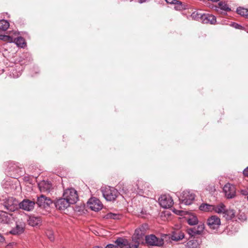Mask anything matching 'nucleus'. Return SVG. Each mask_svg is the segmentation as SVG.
Returning a JSON list of instances; mask_svg holds the SVG:
<instances>
[{
  "instance_id": "obj_44",
  "label": "nucleus",
  "mask_w": 248,
  "mask_h": 248,
  "mask_svg": "<svg viewBox=\"0 0 248 248\" xmlns=\"http://www.w3.org/2000/svg\"><path fill=\"white\" fill-rule=\"evenodd\" d=\"M4 238L0 234V243L4 242Z\"/></svg>"
},
{
  "instance_id": "obj_16",
  "label": "nucleus",
  "mask_w": 248,
  "mask_h": 248,
  "mask_svg": "<svg viewBox=\"0 0 248 248\" xmlns=\"http://www.w3.org/2000/svg\"><path fill=\"white\" fill-rule=\"evenodd\" d=\"M13 219V214H8L5 212H0V223L9 224L12 221Z\"/></svg>"
},
{
  "instance_id": "obj_29",
  "label": "nucleus",
  "mask_w": 248,
  "mask_h": 248,
  "mask_svg": "<svg viewBox=\"0 0 248 248\" xmlns=\"http://www.w3.org/2000/svg\"><path fill=\"white\" fill-rule=\"evenodd\" d=\"M236 12L238 14L242 16H248V9L239 7L237 8Z\"/></svg>"
},
{
  "instance_id": "obj_13",
  "label": "nucleus",
  "mask_w": 248,
  "mask_h": 248,
  "mask_svg": "<svg viewBox=\"0 0 248 248\" xmlns=\"http://www.w3.org/2000/svg\"><path fill=\"white\" fill-rule=\"evenodd\" d=\"M71 204L70 202L64 197L57 200L55 202V205L57 209L60 210H64Z\"/></svg>"
},
{
  "instance_id": "obj_8",
  "label": "nucleus",
  "mask_w": 248,
  "mask_h": 248,
  "mask_svg": "<svg viewBox=\"0 0 248 248\" xmlns=\"http://www.w3.org/2000/svg\"><path fill=\"white\" fill-rule=\"evenodd\" d=\"M88 207L92 210L98 211L102 209L103 205L101 202L96 198H91L87 202Z\"/></svg>"
},
{
  "instance_id": "obj_40",
  "label": "nucleus",
  "mask_w": 248,
  "mask_h": 248,
  "mask_svg": "<svg viewBox=\"0 0 248 248\" xmlns=\"http://www.w3.org/2000/svg\"><path fill=\"white\" fill-rule=\"evenodd\" d=\"M105 248H118V247L117 246L116 244H108L107 245Z\"/></svg>"
},
{
  "instance_id": "obj_15",
  "label": "nucleus",
  "mask_w": 248,
  "mask_h": 248,
  "mask_svg": "<svg viewBox=\"0 0 248 248\" xmlns=\"http://www.w3.org/2000/svg\"><path fill=\"white\" fill-rule=\"evenodd\" d=\"M25 224L22 221H16V226L10 231V233L14 235L20 234L23 232Z\"/></svg>"
},
{
  "instance_id": "obj_38",
  "label": "nucleus",
  "mask_w": 248,
  "mask_h": 248,
  "mask_svg": "<svg viewBox=\"0 0 248 248\" xmlns=\"http://www.w3.org/2000/svg\"><path fill=\"white\" fill-rule=\"evenodd\" d=\"M19 168L18 167L16 164H14L13 166H9V170L15 172H18L19 170Z\"/></svg>"
},
{
  "instance_id": "obj_28",
  "label": "nucleus",
  "mask_w": 248,
  "mask_h": 248,
  "mask_svg": "<svg viewBox=\"0 0 248 248\" xmlns=\"http://www.w3.org/2000/svg\"><path fill=\"white\" fill-rule=\"evenodd\" d=\"M198 219L196 216L192 215L187 219V222L190 225H195L198 224Z\"/></svg>"
},
{
  "instance_id": "obj_43",
  "label": "nucleus",
  "mask_w": 248,
  "mask_h": 248,
  "mask_svg": "<svg viewBox=\"0 0 248 248\" xmlns=\"http://www.w3.org/2000/svg\"><path fill=\"white\" fill-rule=\"evenodd\" d=\"M243 174L245 176L248 177V167L243 170Z\"/></svg>"
},
{
  "instance_id": "obj_18",
  "label": "nucleus",
  "mask_w": 248,
  "mask_h": 248,
  "mask_svg": "<svg viewBox=\"0 0 248 248\" xmlns=\"http://www.w3.org/2000/svg\"><path fill=\"white\" fill-rule=\"evenodd\" d=\"M201 22L204 24L210 23L214 24L216 22V17L212 15L203 14Z\"/></svg>"
},
{
  "instance_id": "obj_24",
  "label": "nucleus",
  "mask_w": 248,
  "mask_h": 248,
  "mask_svg": "<svg viewBox=\"0 0 248 248\" xmlns=\"http://www.w3.org/2000/svg\"><path fill=\"white\" fill-rule=\"evenodd\" d=\"M184 233L181 231H178L172 233L171 238L172 240L178 241L184 238Z\"/></svg>"
},
{
  "instance_id": "obj_33",
  "label": "nucleus",
  "mask_w": 248,
  "mask_h": 248,
  "mask_svg": "<svg viewBox=\"0 0 248 248\" xmlns=\"http://www.w3.org/2000/svg\"><path fill=\"white\" fill-rule=\"evenodd\" d=\"M0 39L2 41L8 42L9 43H12L14 42V37L9 35H0Z\"/></svg>"
},
{
  "instance_id": "obj_39",
  "label": "nucleus",
  "mask_w": 248,
  "mask_h": 248,
  "mask_svg": "<svg viewBox=\"0 0 248 248\" xmlns=\"http://www.w3.org/2000/svg\"><path fill=\"white\" fill-rule=\"evenodd\" d=\"M240 192L242 195H245V196H248V187H247V188L241 189Z\"/></svg>"
},
{
  "instance_id": "obj_42",
  "label": "nucleus",
  "mask_w": 248,
  "mask_h": 248,
  "mask_svg": "<svg viewBox=\"0 0 248 248\" xmlns=\"http://www.w3.org/2000/svg\"><path fill=\"white\" fill-rule=\"evenodd\" d=\"M167 3L174 4L177 2V0H165Z\"/></svg>"
},
{
  "instance_id": "obj_45",
  "label": "nucleus",
  "mask_w": 248,
  "mask_h": 248,
  "mask_svg": "<svg viewBox=\"0 0 248 248\" xmlns=\"http://www.w3.org/2000/svg\"><path fill=\"white\" fill-rule=\"evenodd\" d=\"M183 212L182 211H178V210H176L175 213L177 214V215H182V213Z\"/></svg>"
},
{
  "instance_id": "obj_2",
  "label": "nucleus",
  "mask_w": 248,
  "mask_h": 248,
  "mask_svg": "<svg viewBox=\"0 0 248 248\" xmlns=\"http://www.w3.org/2000/svg\"><path fill=\"white\" fill-rule=\"evenodd\" d=\"M195 198V194L192 191L188 190L184 191L179 197V200L181 201L182 203L186 205L191 204Z\"/></svg>"
},
{
  "instance_id": "obj_6",
  "label": "nucleus",
  "mask_w": 248,
  "mask_h": 248,
  "mask_svg": "<svg viewBox=\"0 0 248 248\" xmlns=\"http://www.w3.org/2000/svg\"><path fill=\"white\" fill-rule=\"evenodd\" d=\"M223 190L227 199H233L236 196V188L233 185L227 183L224 186Z\"/></svg>"
},
{
  "instance_id": "obj_21",
  "label": "nucleus",
  "mask_w": 248,
  "mask_h": 248,
  "mask_svg": "<svg viewBox=\"0 0 248 248\" xmlns=\"http://www.w3.org/2000/svg\"><path fill=\"white\" fill-rule=\"evenodd\" d=\"M128 242L126 239L119 237L114 241V244L118 248H127Z\"/></svg>"
},
{
  "instance_id": "obj_31",
  "label": "nucleus",
  "mask_w": 248,
  "mask_h": 248,
  "mask_svg": "<svg viewBox=\"0 0 248 248\" xmlns=\"http://www.w3.org/2000/svg\"><path fill=\"white\" fill-rule=\"evenodd\" d=\"M203 15V14L200 13L198 11H195L192 13L191 16L193 19L199 21H201Z\"/></svg>"
},
{
  "instance_id": "obj_4",
  "label": "nucleus",
  "mask_w": 248,
  "mask_h": 248,
  "mask_svg": "<svg viewBox=\"0 0 248 248\" xmlns=\"http://www.w3.org/2000/svg\"><path fill=\"white\" fill-rule=\"evenodd\" d=\"M138 187V193L140 195H143L145 194L149 195V192L152 189V187L148 183L143 181H138L137 184Z\"/></svg>"
},
{
  "instance_id": "obj_25",
  "label": "nucleus",
  "mask_w": 248,
  "mask_h": 248,
  "mask_svg": "<svg viewBox=\"0 0 248 248\" xmlns=\"http://www.w3.org/2000/svg\"><path fill=\"white\" fill-rule=\"evenodd\" d=\"M226 209L225 205L223 203H220L217 205H214V210L215 212L217 214H221L225 212V209Z\"/></svg>"
},
{
  "instance_id": "obj_5",
  "label": "nucleus",
  "mask_w": 248,
  "mask_h": 248,
  "mask_svg": "<svg viewBox=\"0 0 248 248\" xmlns=\"http://www.w3.org/2000/svg\"><path fill=\"white\" fill-rule=\"evenodd\" d=\"M204 229V225L203 223H200L197 227L187 228L186 232L190 237L197 238V236L201 235Z\"/></svg>"
},
{
  "instance_id": "obj_19",
  "label": "nucleus",
  "mask_w": 248,
  "mask_h": 248,
  "mask_svg": "<svg viewBox=\"0 0 248 248\" xmlns=\"http://www.w3.org/2000/svg\"><path fill=\"white\" fill-rule=\"evenodd\" d=\"M41 221L42 220L40 217L34 216H30L28 219L29 224L32 227L40 225Z\"/></svg>"
},
{
  "instance_id": "obj_41",
  "label": "nucleus",
  "mask_w": 248,
  "mask_h": 248,
  "mask_svg": "<svg viewBox=\"0 0 248 248\" xmlns=\"http://www.w3.org/2000/svg\"><path fill=\"white\" fill-rule=\"evenodd\" d=\"M232 25L236 29H241L242 28V26L236 23H233Z\"/></svg>"
},
{
  "instance_id": "obj_9",
  "label": "nucleus",
  "mask_w": 248,
  "mask_h": 248,
  "mask_svg": "<svg viewBox=\"0 0 248 248\" xmlns=\"http://www.w3.org/2000/svg\"><path fill=\"white\" fill-rule=\"evenodd\" d=\"M4 206L7 210L14 212L19 208V203L17 200L11 198L5 202Z\"/></svg>"
},
{
  "instance_id": "obj_23",
  "label": "nucleus",
  "mask_w": 248,
  "mask_h": 248,
  "mask_svg": "<svg viewBox=\"0 0 248 248\" xmlns=\"http://www.w3.org/2000/svg\"><path fill=\"white\" fill-rule=\"evenodd\" d=\"M199 209L203 212H213L214 210V205L206 203H202L199 206Z\"/></svg>"
},
{
  "instance_id": "obj_20",
  "label": "nucleus",
  "mask_w": 248,
  "mask_h": 248,
  "mask_svg": "<svg viewBox=\"0 0 248 248\" xmlns=\"http://www.w3.org/2000/svg\"><path fill=\"white\" fill-rule=\"evenodd\" d=\"M144 233V228L143 226H142L135 230L133 237V240L135 239L140 241V239L142 238Z\"/></svg>"
},
{
  "instance_id": "obj_10",
  "label": "nucleus",
  "mask_w": 248,
  "mask_h": 248,
  "mask_svg": "<svg viewBox=\"0 0 248 248\" xmlns=\"http://www.w3.org/2000/svg\"><path fill=\"white\" fill-rule=\"evenodd\" d=\"M36 203L39 207L46 208L52 204V201L49 198L42 194L37 197Z\"/></svg>"
},
{
  "instance_id": "obj_32",
  "label": "nucleus",
  "mask_w": 248,
  "mask_h": 248,
  "mask_svg": "<svg viewBox=\"0 0 248 248\" xmlns=\"http://www.w3.org/2000/svg\"><path fill=\"white\" fill-rule=\"evenodd\" d=\"M218 8H219L220 10L225 11V12H229L231 10L228 5L225 2L222 1L218 3Z\"/></svg>"
},
{
  "instance_id": "obj_26",
  "label": "nucleus",
  "mask_w": 248,
  "mask_h": 248,
  "mask_svg": "<svg viewBox=\"0 0 248 248\" xmlns=\"http://www.w3.org/2000/svg\"><path fill=\"white\" fill-rule=\"evenodd\" d=\"M234 211L232 209H225L223 213V217L227 220H231L234 217Z\"/></svg>"
},
{
  "instance_id": "obj_12",
  "label": "nucleus",
  "mask_w": 248,
  "mask_h": 248,
  "mask_svg": "<svg viewBox=\"0 0 248 248\" xmlns=\"http://www.w3.org/2000/svg\"><path fill=\"white\" fill-rule=\"evenodd\" d=\"M207 224L210 229L217 230L220 225V219L217 216L213 215L208 218Z\"/></svg>"
},
{
  "instance_id": "obj_22",
  "label": "nucleus",
  "mask_w": 248,
  "mask_h": 248,
  "mask_svg": "<svg viewBox=\"0 0 248 248\" xmlns=\"http://www.w3.org/2000/svg\"><path fill=\"white\" fill-rule=\"evenodd\" d=\"M195 238H194L187 242L186 245V248H199L201 241L200 239H195Z\"/></svg>"
},
{
  "instance_id": "obj_35",
  "label": "nucleus",
  "mask_w": 248,
  "mask_h": 248,
  "mask_svg": "<svg viewBox=\"0 0 248 248\" xmlns=\"http://www.w3.org/2000/svg\"><path fill=\"white\" fill-rule=\"evenodd\" d=\"M175 5L174 8L176 10H182L183 9H185V5L183 4V3L179 0H177V2L174 3Z\"/></svg>"
},
{
  "instance_id": "obj_3",
  "label": "nucleus",
  "mask_w": 248,
  "mask_h": 248,
  "mask_svg": "<svg viewBox=\"0 0 248 248\" xmlns=\"http://www.w3.org/2000/svg\"><path fill=\"white\" fill-rule=\"evenodd\" d=\"M63 197L66 199L71 204L76 203L78 200L77 191L73 188L66 189L63 192Z\"/></svg>"
},
{
  "instance_id": "obj_11",
  "label": "nucleus",
  "mask_w": 248,
  "mask_h": 248,
  "mask_svg": "<svg viewBox=\"0 0 248 248\" xmlns=\"http://www.w3.org/2000/svg\"><path fill=\"white\" fill-rule=\"evenodd\" d=\"M146 242L151 246H161L164 244V241L161 238H158L154 234L145 236Z\"/></svg>"
},
{
  "instance_id": "obj_46",
  "label": "nucleus",
  "mask_w": 248,
  "mask_h": 248,
  "mask_svg": "<svg viewBox=\"0 0 248 248\" xmlns=\"http://www.w3.org/2000/svg\"><path fill=\"white\" fill-rule=\"evenodd\" d=\"M93 248H102V247H101L95 246V247H94Z\"/></svg>"
},
{
  "instance_id": "obj_17",
  "label": "nucleus",
  "mask_w": 248,
  "mask_h": 248,
  "mask_svg": "<svg viewBox=\"0 0 248 248\" xmlns=\"http://www.w3.org/2000/svg\"><path fill=\"white\" fill-rule=\"evenodd\" d=\"M38 187L42 192H49L52 188V185L49 182L43 181L38 184Z\"/></svg>"
},
{
  "instance_id": "obj_34",
  "label": "nucleus",
  "mask_w": 248,
  "mask_h": 248,
  "mask_svg": "<svg viewBox=\"0 0 248 248\" xmlns=\"http://www.w3.org/2000/svg\"><path fill=\"white\" fill-rule=\"evenodd\" d=\"M139 244L140 241L134 239L133 240V242L131 243H129V242H128L127 248H138Z\"/></svg>"
},
{
  "instance_id": "obj_47",
  "label": "nucleus",
  "mask_w": 248,
  "mask_h": 248,
  "mask_svg": "<svg viewBox=\"0 0 248 248\" xmlns=\"http://www.w3.org/2000/svg\"><path fill=\"white\" fill-rule=\"evenodd\" d=\"M247 200L248 201V196L247 197Z\"/></svg>"
},
{
  "instance_id": "obj_14",
  "label": "nucleus",
  "mask_w": 248,
  "mask_h": 248,
  "mask_svg": "<svg viewBox=\"0 0 248 248\" xmlns=\"http://www.w3.org/2000/svg\"><path fill=\"white\" fill-rule=\"evenodd\" d=\"M35 202L28 199H24L19 203V208L27 211L34 209Z\"/></svg>"
},
{
  "instance_id": "obj_1",
  "label": "nucleus",
  "mask_w": 248,
  "mask_h": 248,
  "mask_svg": "<svg viewBox=\"0 0 248 248\" xmlns=\"http://www.w3.org/2000/svg\"><path fill=\"white\" fill-rule=\"evenodd\" d=\"M101 192L104 198L108 201L115 200L120 194L116 189L110 186L102 187Z\"/></svg>"
},
{
  "instance_id": "obj_30",
  "label": "nucleus",
  "mask_w": 248,
  "mask_h": 248,
  "mask_svg": "<svg viewBox=\"0 0 248 248\" xmlns=\"http://www.w3.org/2000/svg\"><path fill=\"white\" fill-rule=\"evenodd\" d=\"M9 23L7 20L2 19L0 20V30L6 31L9 27Z\"/></svg>"
},
{
  "instance_id": "obj_36",
  "label": "nucleus",
  "mask_w": 248,
  "mask_h": 248,
  "mask_svg": "<svg viewBox=\"0 0 248 248\" xmlns=\"http://www.w3.org/2000/svg\"><path fill=\"white\" fill-rule=\"evenodd\" d=\"M107 218H112L114 219H120V215L112 213H109L106 216Z\"/></svg>"
},
{
  "instance_id": "obj_27",
  "label": "nucleus",
  "mask_w": 248,
  "mask_h": 248,
  "mask_svg": "<svg viewBox=\"0 0 248 248\" xmlns=\"http://www.w3.org/2000/svg\"><path fill=\"white\" fill-rule=\"evenodd\" d=\"M16 44L21 48H23L25 46V39L22 37H18L17 38H14V42Z\"/></svg>"
},
{
  "instance_id": "obj_7",
  "label": "nucleus",
  "mask_w": 248,
  "mask_h": 248,
  "mask_svg": "<svg viewBox=\"0 0 248 248\" xmlns=\"http://www.w3.org/2000/svg\"><path fill=\"white\" fill-rule=\"evenodd\" d=\"M158 202L160 206L164 208H169L173 204L172 198L169 195H161L158 199Z\"/></svg>"
},
{
  "instance_id": "obj_37",
  "label": "nucleus",
  "mask_w": 248,
  "mask_h": 248,
  "mask_svg": "<svg viewBox=\"0 0 248 248\" xmlns=\"http://www.w3.org/2000/svg\"><path fill=\"white\" fill-rule=\"evenodd\" d=\"M46 235L48 238L51 241H53L54 240V236L53 232L51 230H47L46 232Z\"/></svg>"
}]
</instances>
